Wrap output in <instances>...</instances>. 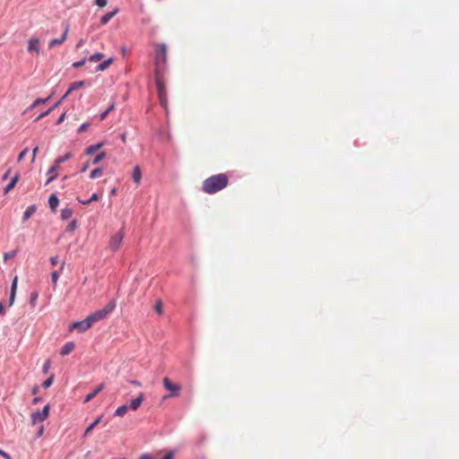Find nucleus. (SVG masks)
I'll use <instances>...</instances> for the list:
<instances>
[{
    "instance_id": "46",
    "label": "nucleus",
    "mask_w": 459,
    "mask_h": 459,
    "mask_svg": "<svg viewBox=\"0 0 459 459\" xmlns=\"http://www.w3.org/2000/svg\"><path fill=\"white\" fill-rule=\"evenodd\" d=\"M49 262H50V264L52 266H56L58 263V256L56 255V256H51L50 259H49Z\"/></svg>"
},
{
    "instance_id": "9",
    "label": "nucleus",
    "mask_w": 459,
    "mask_h": 459,
    "mask_svg": "<svg viewBox=\"0 0 459 459\" xmlns=\"http://www.w3.org/2000/svg\"><path fill=\"white\" fill-rule=\"evenodd\" d=\"M63 26H64V32L61 36L60 39H53L49 41V44H48V48H54L56 45H61L63 44L66 38H67V33H68V30H69V24L66 23V22H64L63 23Z\"/></svg>"
},
{
    "instance_id": "63",
    "label": "nucleus",
    "mask_w": 459,
    "mask_h": 459,
    "mask_svg": "<svg viewBox=\"0 0 459 459\" xmlns=\"http://www.w3.org/2000/svg\"><path fill=\"white\" fill-rule=\"evenodd\" d=\"M111 195H115L116 194V188H113L110 192Z\"/></svg>"
},
{
    "instance_id": "34",
    "label": "nucleus",
    "mask_w": 459,
    "mask_h": 459,
    "mask_svg": "<svg viewBox=\"0 0 459 459\" xmlns=\"http://www.w3.org/2000/svg\"><path fill=\"white\" fill-rule=\"evenodd\" d=\"M115 108L114 103H111L107 109H105L100 115V120H104L108 114L113 110Z\"/></svg>"
},
{
    "instance_id": "5",
    "label": "nucleus",
    "mask_w": 459,
    "mask_h": 459,
    "mask_svg": "<svg viewBox=\"0 0 459 459\" xmlns=\"http://www.w3.org/2000/svg\"><path fill=\"white\" fill-rule=\"evenodd\" d=\"M163 385H164V388L168 391H169L170 393L164 395L163 399H167L169 397H177L179 395V392H180V385H177V384H173L169 379V377H164L163 378Z\"/></svg>"
},
{
    "instance_id": "57",
    "label": "nucleus",
    "mask_w": 459,
    "mask_h": 459,
    "mask_svg": "<svg viewBox=\"0 0 459 459\" xmlns=\"http://www.w3.org/2000/svg\"><path fill=\"white\" fill-rule=\"evenodd\" d=\"M5 313V309H4V304L1 302L0 303V314H4Z\"/></svg>"
},
{
    "instance_id": "59",
    "label": "nucleus",
    "mask_w": 459,
    "mask_h": 459,
    "mask_svg": "<svg viewBox=\"0 0 459 459\" xmlns=\"http://www.w3.org/2000/svg\"><path fill=\"white\" fill-rule=\"evenodd\" d=\"M120 138H121V140H122V142H123V143H126V133L121 134Z\"/></svg>"
},
{
    "instance_id": "23",
    "label": "nucleus",
    "mask_w": 459,
    "mask_h": 459,
    "mask_svg": "<svg viewBox=\"0 0 459 459\" xmlns=\"http://www.w3.org/2000/svg\"><path fill=\"white\" fill-rule=\"evenodd\" d=\"M73 215V210L71 208L65 207L61 210L60 218L63 221L69 220Z\"/></svg>"
},
{
    "instance_id": "18",
    "label": "nucleus",
    "mask_w": 459,
    "mask_h": 459,
    "mask_svg": "<svg viewBox=\"0 0 459 459\" xmlns=\"http://www.w3.org/2000/svg\"><path fill=\"white\" fill-rule=\"evenodd\" d=\"M36 211H37V206L35 204H31V205L28 206L27 209L25 210V212H23L22 221H26L27 220H29L30 218V216L36 212Z\"/></svg>"
},
{
    "instance_id": "19",
    "label": "nucleus",
    "mask_w": 459,
    "mask_h": 459,
    "mask_svg": "<svg viewBox=\"0 0 459 459\" xmlns=\"http://www.w3.org/2000/svg\"><path fill=\"white\" fill-rule=\"evenodd\" d=\"M104 145L103 142L97 143L95 144L90 145L84 150V155H91L93 152H97Z\"/></svg>"
},
{
    "instance_id": "8",
    "label": "nucleus",
    "mask_w": 459,
    "mask_h": 459,
    "mask_svg": "<svg viewBox=\"0 0 459 459\" xmlns=\"http://www.w3.org/2000/svg\"><path fill=\"white\" fill-rule=\"evenodd\" d=\"M154 80L157 87L158 96L167 95L165 84L162 81V72L160 71V69L154 71Z\"/></svg>"
},
{
    "instance_id": "7",
    "label": "nucleus",
    "mask_w": 459,
    "mask_h": 459,
    "mask_svg": "<svg viewBox=\"0 0 459 459\" xmlns=\"http://www.w3.org/2000/svg\"><path fill=\"white\" fill-rule=\"evenodd\" d=\"M124 238V232L122 230L117 231L115 233L109 240L108 247L112 252L117 251L119 248L121 242Z\"/></svg>"
},
{
    "instance_id": "31",
    "label": "nucleus",
    "mask_w": 459,
    "mask_h": 459,
    "mask_svg": "<svg viewBox=\"0 0 459 459\" xmlns=\"http://www.w3.org/2000/svg\"><path fill=\"white\" fill-rule=\"evenodd\" d=\"M76 228H77V221L72 220L66 226L65 231L67 233H71V232L74 231Z\"/></svg>"
},
{
    "instance_id": "4",
    "label": "nucleus",
    "mask_w": 459,
    "mask_h": 459,
    "mask_svg": "<svg viewBox=\"0 0 459 459\" xmlns=\"http://www.w3.org/2000/svg\"><path fill=\"white\" fill-rule=\"evenodd\" d=\"M50 406L46 404L41 411H37L31 413V423L36 425L43 422L49 415Z\"/></svg>"
},
{
    "instance_id": "10",
    "label": "nucleus",
    "mask_w": 459,
    "mask_h": 459,
    "mask_svg": "<svg viewBox=\"0 0 459 459\" xmlns=\"http://www.w3.org/2000/svg\"><path fill=\"white\" fill-rule=\"evenodd\" d=\"M104 384L101 383L98 386H96L90 394H88L84 399L83 403H87L91 401L98 394H100L104 389Z\"/></svg>"
},
{
    "instance_id": "11",
    "label": "nucleus",
    "mask_w": 459,
    "mask_h": 459,
    "mask_svg": "<svg viewBox=\"0 0 459 459\" xmlns=\"http://www.w3.org/2000/svg\"><path fill=\"white\" fill-rule=\"evenodd\" d=\"M105 317L104 313H102L100 309L86 316L87 320L90 321L91 326L93 323L103 320Z\"/></svg>"
},
{
    "instance_id": "32",
    "label": "nucleus",
    "mask_w": 459,
    "mask_h": 459,
    "mask_svg": "<svg viewBox=\"0 0 459 459\" xmlns=\"http://www.w3.org/2000/svg\"><path fill=\"white\" fill-rule=\"evenodd\" d=\"M38 298H39V293L38 291H32L30 295V300H29V303L30 305L34 307L37 304V300H38Z\"/></svg>"
},
{
    "instance_id": "43",
    "label": "nucleus",
    "mask_w": 459,
    "mask_h": 459,
    "mask_svg": "<svg viewBox=\"0 0 459 459\" xmlns=\"http://www.w3.org/2000/svg\"><path fill=\"white\" fill-rule=\"evenodd\" d=\"M27 152H28V148H25L24 150H22V151L19 153V155H18V157H17V160H18V161H21L22 160H23V159H24V157H25V155L27 154Z\"/></svg>"
},
{
    "instance_id": "20",
    "label": "nucleus",
    "mask_w": 459,
    "mask_h": 459,
    "mask_svg": "<svg viewBox=\"0 0 459 459\" xmlns=\"http://www.w3.org/2000/svg\"><path fill=\"white\" fill-rule=\"evenodd\" d=\"M117 9H115L111 12H108L107 13H105L101 18H100V23L102 25H105L107 24L115 15L116 13H117Z\"/></svg>"
},
{
    "instance_id": "45",
    "label": "nucleus",
    "mask_w": 459,
    "mask_h": 459,
    "mask_svg": "<svg viewBox=\"0 0 459 459\" xmlns=\"http://www.w3.org/2000/svg\"><path fill=\"white\" fill-rule=\"evenodd\" d=\"M91 164V161H90V160L86 161V162L82 166V168L80 169V172H81V173L85 172V171L88 169V168H89V166H90Z\"/></svg>"
},
{
    "instance_id": "28",
    "label": "nucleus",
    "mask_w": 459,
    "mask_h": 459,
    "mask_svg": "<svg viewBox=\"0 0 459 459\" xmlns=\"http://www.w3.org/2000/svg\"><path fill=\"white\" fill-rule=\"evenodd\" d=\"M128 408L129 407L126 404H123V405L117 407L114 412V416L123 417L126 414V412L127 411Z\"/></svg>"
},
{
    "instance_id": "50",
    "label": "nucleus",
    "mask_w": 459,
    "mask_h": 459,
    "mask_svg": "<svg viewBox=\"0 0 459 459\" xmlns=\"http://www.w3.org/2000/svg\"><path fill=\"white\" fill-rule=\"evenodd\" d=\"M0 455L4 457V459H13L9 454L4 452V450L0 449Z\"/></svg>"
},
{
    "instance_id": "56",
    "label": "nucleus",
    "mask_w": 459,
    "mask_h": 459,
    "mask_svg": "<svg viewBox=\"0 0 459 459\" xmlns=\"http://www.w3.org/2000/svg\"><path fill=\"white\" fill-rule=\"evenodd\" d=\"M39 387L38 385H35V386L32 388L31 393H32L33 394H36L39 392Z\"/></svg>"
},
{
    "instance_id": "64",
    "label": "nucleus",
    "mask_w": 459,
    "mask_h": 459,
    "mask_svg": "<svg viewBox=\"0 0 459 459\" xmlns=\"http://www.w3.org/2000/svg\"><path fill=\"white\" fill-rule=\"evenodd\" d=\"M121 51H122L123 55H126V48L124 47L121 48Z\"/></svg>"
},
{
    "instance_id": "36",
    "label": "nucleus",
    "mask_w": 459,
    "mask_h": 459,
    "mask_svg": "<svg viewBox=\"0 0 459 459\" xmlns=\"http://www.w3.org/2000/svg\"><path fill=\"white\" fill-rule=\"evenodd\" d=\"M103 56H103V54H102V53L97 52V53H95V54L91 55V56L88 58V60H89L90 62H97V61L101 60V59L103 58Z\"/></svg>"
},
{
    "instance_id": "37",
    "label": "nucleus",
    "mask_w": 459,
    "mask_h": 459,
    "mask_svg": "<svg viewBox=\"0 0 459 459\" xmlns=\"http://www.w3.org/2000/svg\"><path fill=\"white\" fill-rule=\"evenodd\" d=\"M17 254V250H12L10 252H6L4 254V260L7 261L8 259L13 258Z\"/></svg>"
},
{
    "instance_id": "51",
    "label": "nucleus",
    "mask_w": 459,
    "mask_h": 459,
    "mask_svg": "<svg viewBox=\"0 0 459 459\" xmlns=\"http://www.w3.org/2000/svg\"><path fill=\"white\" fill-rule=\"evenodd\" d=\"M62 103V100H57L53 106H51L48 110H50V113L56 109L60 104Z\"/></svg>"
},
{
    "instance_id": "14",
    "label": "nucleus",
    "mask_w": 459,
    "mask_h": 459,
    "mask_svg": "<svg viewBox=\"0 0 459 459\" xmlns=\"http://www.w3.org/2000/svg\"><path fill=\"white\" fill-rule=\"evenodd\" d=\"M143 401V394H140L136 398L131 400L129 408L133 411H136Z\"/></svg>"
},
{
    "instance_id": "15",
    "label": "nucleus",
    "mask_w": 459,
    "mask_h": 459,
    "mask_svg": "<svg viewBox=\"0 0 459 459\" xmlns=\"http://www.w3.org/2000/svg\"><path fill=\"white\" fill-rule=\"evenodd\" d=\"M39 40L38 38L30 39L28 43V51L29 52L35 51L36 53L39 54Z\"/></svg>"
},
{
    "instance_id": "22",
    "label": "nucleus",
    "mask_w": 459,
    "mask_h": 459,
    "mask_svg": "<svg viewBox=\"0 0 459 459\" xmlns=\"http://www.w3.org/2000/svg\"><path fill=\"white\" fill-rule=\"evenodd\" d=\"M116 307V301L114 299L110 300L100 311L104 313V316H107L109 313H111Z\"/></svg>"
},
{
    "instance_id": "16",
    "label": "nucleus",
    "mask_w": 459,
    "mask_h": 459,
    "mask_svg": "<svg viewBox=\"0 0 459 459\" xmlns=\"http://www.w3.org/2000/svg\"><path fill=\"white\" fill-rule=\"evenodd\" d=\"M74 342H67L63 345V347L60 350V355L61 356H66L68 355L74 349Z\"/></svg>"
},
{
    "instance_id": "17",
    "label": "nucleus",
    "mask_w": 459,
    "mask_h": 459,
    "mask_svg": "<svg viewBox=\"0 0 459 459\" xmlns=\"http://www.w3.org/2000/svg\"><path fill=\"white\" fill-rule=\"evenodd\" d=\"M19 180V174H15L10 180V182L4 188V195L8 194L17 184Z\"/></svg>"
},
{
    "instance_id": "55",
    "label": "nucleus",
    "mask_w": 459,
    "mask_h": 459,
    "mask_svg": "<svg viewBox=\"0 0 459 459\" xmlns=\"http://www.w3.org/2000/svg\"><path fill=\"white\" fill-rule=\"evenodd\" d=\"M10 169L3 175L2 179L6 180L9 178Z\"/></svg>"
},
{
    "instance_id": "40",
    "label": "nucleus",
    "mask_w": 459,
    "mask_h": 459,
    "mask_svg": "<svg viewBox=\"0 0 459 459\" xmlns=\"http://www.w3.org/2000/svg\"><path fill=\"white\" fill-rule=\"evenodd\" d=\"M89 126H90V123H83V124H82V125L78 127V129H77V133H78V134H81V133H82V132L86 131V130L88 129V127H89Z\"/></svg>"
},
{
    "instance_id": "62",
    "label": "nucleus",
    "mask_w": 459,
    "mask_h": 459,
    "mask_svg": "<svg viewBox=\"0 0 459 459\" xmlns=\"http://www.w3.org/2000/svg\"><path fill=\"white\" fill-rule=\"evenodd\" d=\"M132 384H133V385H140V383H139L137 380H134V381H132Z\"/></svg>"
},
{
    "instance_id": "26",
    "label": "nucleus",
    "mask_w": 459,
    "mask_h": 459,
    "mask_svg": "<svg viewBox=\"0 0 459 459\" xmlns=\"http://www.w3.org/2000/svg\"><path fill=\"white\" fill-rule=\"evenodd\" d=\"M100 199V196L97 193H93L90 198H88L87 200H82L81 198L77 197V201L82 204H91V202H96Z\"/></svg>"
},
{
    "instance_id": "41",
    "label": "nucleus",
    "mask_w": 459,
    "mask_h": 459,
    "mask_svg": "<svg viewBox=\"0 0 459 459\" xmlns=\"http://www.w3.org/2000/svg\"><path fill=\"white\" fill-rule=\"evenodd\" d=\"M161 301L160 300H158L154 306V310L156 313H158L159 315L162 314V308H161Z\"/></svg>"
},
{
    "instance_id": "44",
    "label": "nucleus",
    "mask_w": 459,
    "mask_h": 459,
    "mask_svg": "<svg viewBox=\"0 0 459 459\" xmlns=\"http://www.w3.org/2000/svg\"><path fill=\"white\" fill-rule=\"evenodd\" d=\"M49 368H50V361L47 360L44 363L43 368H42L43 374H47L48 372Z\"/></svg>"
},
{
    "instance_id": "58",
    "label": "nucleus",
    "mask_w": 459,
    "mask_h": 459,
    "mask_svg": "<svg viewBox=\"0 0 459 459\" xmlns=\"http://www.w3.org/2000/svg\"><path fill=\"white\" fill-rule=\"evenodd\" d=\"M83 45V39H80L76 44V48H80Z\"/></svg>"
},
{
    "instance_id": "60",
    "label": "nucleus",
    "mask_w": 459,
    "mask_h": 459,
    "mask_svg": "<svg viewBox=\"0 0 459 459\" xmlns=\"http://www.w3.org/2000/svg\"><path fill=\"white\" fill-rule=\"evenodd\" d=\"M70 93H67V91L62 96V98L60 100H62V102L64 101V100H65L67 98V96L69 95Z\"/></svg>"
},
{
    "instance_id": "61",
    "label": "nucleus",
    "mask_w": 459,
    "mask_h": 459,
    "mask_svg": "<svg viewBox=\"0 0 459 459\" xmlns=\"http://www.w3.org/2000/svg\"><path fill=\"white\" fill-rule=\"evenodd\" d=\"M65 262H63V263H62V264H61V266H60V272H63V270H64V268H65Z\"/></svg>"
},
{
    "instance_id": "48",
    "label": "nucleus",
    "mask_w": 459,
    "mask_h": 459,
    "mask_svg": "<svg viewBox=\"0 0 459 459\" xmlns=\"http://www.w3.org/2000/svg\"><path fill=\"white\" fill-rule=\"evenodd\" d=\"M65 113L61 114L59 116V117L56 119V125L62 124L64 122V120H65Z\"/></svg>"
},
{
    "instance_id": "53",
    "label": "nucleus",
    "mask_w": 459,
    "mask_h": 459,
    "mask_svg": "<svg viewBox=\"0 0 459 459\" xmlns=\"http://www.w3.org/2000/svg\"><path fill=\"white\" fill-rule=\"evenodd\" d=\"M43 431H44V427H43V426H41V427L38 429L36 436H37L38 437H39L43 434Z\"/></svg>"
},
{
    "instance_id": "25",
    "label": "nucleus",
    "mask_w": 459,
    "mask_h": 459,
    "mask_svg": "<svg viewBox=\"0 0 459 459\" xmlns=\"http://www.w3.org/2000/svg\"><path fill=\"white\" fill-rule=\"evenodd\" d=\"M85 85V81H76L70 84L69 88L67 89V93H71L74 91L82 88Z\"/></svg>"
},
{
    "instance_id": "42",
    "label": "nucleus",
    "mask_w": 459,
    "mask_h": 459,
    "mask_svg": "<svg viewBox=\"0 0 459 459\" xmlns=\"http://www.w3.org/2000/svg\"><path fill=\"white\" fill-rule=\"evenodd\" d=\"M85 61H86V57H83L82 59H81L77 62H74L72 65L74 68H79L85 64Z\"/></svg>"
},
{
    "instance_id": "30",
    "label": "nucleus",
    "mask_w": 459,
    "mask_h": 459,
    "mask_svg": "<svg viewBox=\"0 0 459 459\" xmlns=\"http://www.w3.org/2000/svg\"><path fill=\"white\" fill-rule=\"evenodd\" d=\"M103 174V169L102 168H96L94 169H92L90 173V178L91 179H94V178H100L101 177Z\"/></svg>"
},
{
    "instance_id": "49",
    "label": "nucleus",
    "mask_w": 459,
    "mask_h": 459,
    "mask_svg": "<svg viewBox=\"0 0 459 459\" xmlns=\"http://www.w3.org/2000/svg\"><path fill=\"white\" fill-rule=\"evenodd\" d=\"M95 4L100 7H104L107 4V0H95Z\"/></svg>"
},
{
    "instance_id": "33",
    "label": "nucleus",
    "mask_w": 459,
    "mask_h": 459,
    "mask_svg": "<svg viewBox=\"0 0 459 459\" xmlns=\"http://www.w3.org/2000/svg\"><path fill=\"white\" fill-rule=\"evenodd\" d=\"M54 378H55V376L53 374L50 375L45 381H43V383L41 385L42 387L47 389L49 386H51V385L53 384Z\"/></svg>"
},
{
    "instance_id": "3",
    "label": "nucleus",
    "mask_w": 459,
    "mask_h": 459,
    "mask_svg": "<svg viewBox=\"0 0 459 459\" xmlns=\"http://www.w3.org/2000/svg\"><path fill=\"white\" fill-rule=\"evenodd\" d=\"M71 157H72V153L69 152H66L63 156L57 157L55 160L54 164L48 170V174L50 176L45 183L46 186L48 185L50 182H52L53 180H55L57 178L58 174H57L56 170H57L58 167H60L61 163L65 162L66 160L71 159Z\"/></svg>"
},
{
    "instance_id": "35",
    "label": "nucleus",
    "mask_w": 459,
    "mask_h": 459,
    "mask_svg": "<svg viewBox=\"0 0 459 459\" xmlns=\"http://www.w3.org/2000/svg\"><path fill=\"white\" fill-rule=\"evenodd\" d=\"M50 99V96L46 98V99H37L36 100H34V102L30 105V108H34L35 107L40 105V104H44L46 103L47 101H48V100Z\"/></svg>"
},
{
    "instance_id": "39",
    "label": "nucleus",
    "mask_w": 459,
    "mask_h": 459,
    "mask_svg": "<svg viewBox=\"0 0 459 459\" xmlns=\"http://www.w3.org/2000/svg\"><path fill=\"white\" fill-rule=\"evenodd\" d=\"M58 278H59V272L54 271L51 273V281L54 285L56 284Z\"/></svg>"
},
{
    "instance_id": "6",
    "label": "nucleus",
    "mask_w": 459,
    "mask_h": 459,
    "mask_svg": "<svg viewBox=\"0 0 459 459\" xmlns=\"http://www.w3.org/2000/svg\"><path fill=\"white\" fill-rule=\"evenodd\" d=\"M90 328H91L90 321H88L87 318L85 317L84 319H82L81 321L73 322L69 325L68 330L70 332L77 331L79 333H84Z\"/></svg>"
},
{
    "instance_id": "13",
    "label": "nucleus",
    "mask_w": 459,
    "mask_h": 459,
    "mask_svg": "<svg viewBox=\"0 0 459 459\" xmlns=\"http://www.w3.org/2000/svg\"><path fill=\"white\" fill-rule=\"evenodd\" d=\"M48 205H49L51 211L55 212L59 204V198L57 197V195L56 194H51L48 197Z\"/></svg>"
},
{
    "instance_id": "24",
    "label": "nucleus",
    "mask_w": 459,
    "mask_h": 459,
    "mask_svg": "<svg viewBox=\"0 0 459 459\" xmlns=\"http://www.w3.org/2000/svg\"><path fill=\"white\" fill-rule=\"evenodd\" d=\"M103 418V415L99 416L95 420H93L85 429L84 435L87 436L89 432H91L99 423H100L101 420Z\"/></svg>"
},
{
    "instance_id": "47",
    "label": "nucleus",
    "mask_w": 459,
    "mask_h": 459,
    "mask_svg": "<svg viewBox=\"0 0 459 459\" xmlns=\"http://www.w3.org/2000/svg\"><path fill=\"white\" fill-rule=\"evenodd\" d=\"M50 113V110H46L44 112H41L36 118H35V121H39V119H41L42 117L48 116V114Z\"/></svg>"
},
{
    "instance_id": "27",
    "label": "nucleus",
    "mask_w": 459,
    "mask_h": 459,
    "mask_svg": "<svg viewBox=\"0 0 459 459\" xmlns=\"http://www.w3.org/2000/svg\"><path fill=\"white\" fill-rule=\"evenodd\" d=\"M132 178H133V180L136 184L140 183V180H141V178H142V172H141V169H140V168L138 166L134 168Z\"/></svg>"
},
{
    "instance_id": "29",
    "label": "nucleus",
    "mask_w": 459,
    "mask_h": 459,
    "mask_svg": "<svg viewBox=\"0 0 459 459\" xmlns=\"http://www.w3.org/2000/svg\"><path fill=\"white\" fill-rule=\"evenodd\" d=\"M106 155L107 154L105 152L98 153L91 160H90L91 165L99 164L106 157Z\"/></svg>"
},
{
    "instance_id": "21",
    "label": "nucleus",
    "mask_w": 459,
    "mask_h": 459,
    "mask_svg": "<svg viewBox=\"0 0 459 459\" xmlns=\"http://www.w3.org/2000/svg\"><path fill=\"white\" fill-rule=\"evenodd\" d=\"M113 61H114L113 57H109V58L106 59L105 61H103L102 63L99 64L96 66V71L97 72L105 71L113 63Z\"/></svg>"
},
{
    "instance_id": "52",
    "label": "nucleus",
    "mask_w": 459,
    "mask_h": 459,
    "mask_svg": "<svg viewBox=\"0 0 459 459\" xmlns=\"http://www.w3.org/2000/svg\"><path fill=\"white\" fill-rule=\"evenodd\" d=\"M38 151H39V147L38 146L33 148V150H32V161L35 160V157L37 155Z\"/></svg>"
},
{
    "instance_id": "12",
    "label": "nucleus",
    "mask_w": 459,
    "mask_h": 459,
    "mask_svg": "<svg viewBox=\"0 0 459 459\" xmlns=\"http://www.w3.org/2000/svg\"><path fill=\"white\" fill-rule=\"evenodd\" d=\"M17 281H18L17 276H15L12 281L11 290H10V295H9V306L10 307L13 304L14 299H15L16 290H17Z\"/></svg>"
},
{
    "instance_id": "38",
    "label": "nucleus",
    "mask_w": 459,
    "mask_h": 459,
    "mask_svg": "<svg viewBox=\"0 0 459 459\" xmlns=\"http://www.w3.org/2000/svg\"><path fill=\"white\" fill-rule=\"evenodd\" d=\"M158 98H159L160 106L163 108H167V105H168L167 95L158 96Z\"/></svg>"
},
{
    "instance_id": "2",
    "label": "nucleus",
    "mask_w": 459,
    "mask_h": 459,
    "mask_svg": "<svg viewBox=\"0 0 459 459\" xmlns=\"http://www.w3.org/2000/svg\"><path fill=\"white\" fill-rule=\"evenodd\" d=\"M167 63V46L165 43H159L155 46L154 65L157 71H161V66Z\"/></svg>"
},
{
    "instance_id": "54",
    "label": "nucleus",
    "mask_w": 459,
    "mask_h": 459,
    "mask_svg": "<svg viewBox=\"0 0 459 459\" xmlns=\"http://www.w3.org/2000/svg\"><path fill=\"white\" fill-rule=\"evenodd\" d=\"M40 401H41V397H39V396H36V397H34V398H33V400H32V403H33V404H37V403H39Z\"/></svg>"
},
{
    "instance_id": "1",
    "label": "nucleus",
    "mask_w": 459,
    "mask_h": 459,
    "mask_svg": "<svg viewBox=\"0 0 459 459\" xmlns=\"http://www.w3.org/2000/svg\"><path fill=\"white\" fill-rule=\"evenodd\" d=\"M228 184L229 177L227 174L220 173L212 175L204 180L202 191L209 195H213L227 187Z\"/></svg>"
}]
</instances>
